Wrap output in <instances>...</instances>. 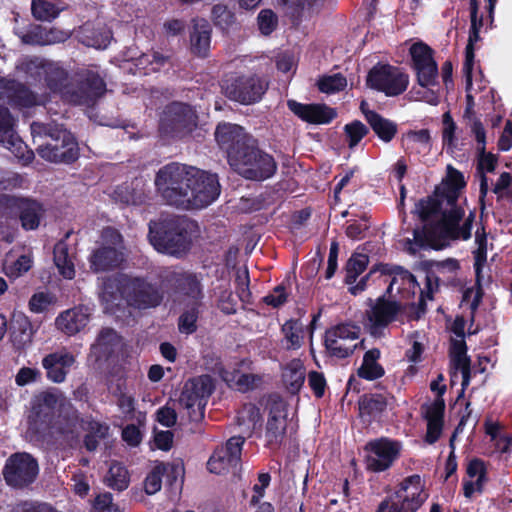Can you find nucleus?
<instances>
[{
	"label": "nucleus",
	"mask_w": 512,
	"mask_h": 512,
	"mask_svg": "<svg viewBox=\"0 0 512 512\" xmlns=\"http://www.w3.org/2000/svg\"><path fill=\"white\" fill-rule=\"evenodd\" d=\"M347 86V79L341 73L323 76L318 81V89L326 94L342 91Z\"/></svg>",
	"instance_id": "nucleus-54"
},
{
	"label": "nucleus",
	"mask_w": 512,
	"mask_h": 512,
	"mask_svg": "<svg viewBox=\"0 0 512 512\" xmlns=\"http://www.w3.org/2000/svg\"><path fill=\"white\" fill-rule=\"evenodd\" d=\"M369 263V257L362 253H353L345 265V283L352 285L362 274Z\"/></svg>",
	"instance_id": "nucleus-45"
},
{
	"label": "nucleus",
	"mask_w": 512,
	"mask_h": 512,
	"mask_svg": "<svg viewBox=\"0 0 512 512\" xmlns=\"http://www.w3.org/2000/svg\"><path fill=\"white\" fill-rule=\"evenodd\" d=\"M199 310L197 307H191L185 310L178 318V330L182 334L191 335L197 331V321Z\"/></svg>",
	"instance_id": "nucleus-56"
},
{
	"label": "nucleus",
	"mask_w": 512,
	"mask_h": 512,
	"mask_svg": "<svg viewBox=\"0 0 512 512\" xmlns=\"http://www.w3.org/2000/svg\"><path fill=\"white\" fill-rule=\"evenodd\" d=\"M447 209L441 210V224L447 232L455 231L456 226L460 224L465 216V210L455 201L453 204L446 202Z\"/></svg>",
	"instance_id": "nucleus-47"
},
{
	"label": "nucleus",
	"mask_w": 512,
	"mask_h": 512,
	"mask_svg": "<svg viewBox=\"0 0 512 512\" xmlns=\"http://www.w3.org/2000/svg\"><path fill=\"white\" fill-rule=\"evenodd\" d=\"M33 142L44 139L36 147L37 154L51 163L72 164L80 156L79 144L76 137L62 125L33 122L31 124Z\"/></svg>",
	"instance_id": "nucleus-4"
},
{
	"label": "nucleus",
	"mask_w": 512,
	"mask_h": 512,
	"mask_svg": "<svg viewBox=\"0 0 512 512\" xmlns=\"http://www.w3.org/2000/svg\"><path fill=\"white\" fill-rule=\"evenodd\" d=\"M324 346L329 356L338 359L348 358L354 353L355 349L357 348V345H354L352 347L345 346L340 343V340L327 337H324Z\"/></svg>",
	"instance_id": "nucleus-58"
},
{
	"label": "nucleus",
	"mask_w": 512,
	"mask_h": 512,
	"mask_svg": "<svg viewBox=\"0 0 512 512\" xmlns=\"http://www.w3.org/2000/svg\"><path fill=\"white\" fill-rule=\"evenodd\" d=\"M118 343V334L113 328H102L96 338V341L91 346L93 353L98 357L107 356Z\"/></svg>",
	"instance_id": "nucleus-42"
},
{
	"label": "nucleus",
	"mask_w": 512,
	"mask_h": 512,
	"mask_svg": "<svg viewBox=\"0 0 512 512\" xmlns=\"http://www.w3.org/2000/svg\"><path fill=\"white\" fill-rule=\"evenodd\" d=\"M219 147L227 153L229 164L244 179L262 182L277 172V162L259 147L258 140L237 124H219L215 131Z\"/></svg>",
	"instance_id": "nucleus-2"
},
{
	"label": "nucleus",
	"mask_w": 512,
	"mask_h": 512,
	"mask_svg": "<svg viewBox=\"0 0 512 512\" xmlns=\"http://www.w3.org/2000/svg\"><path fill=\"white\" fill-rule=\"evenodd\" d=\"M168 60V57L162 55L159 52L153 51L151 53L142 54L138 58V66H142L144 69L156 72L163 67Z\"/></svg>",
	"instance_id": "nucleus-60"
},
{
	"label": "nucleus",
	"mask_w": 512,
	"mask_h": 512,
	"mask_svg": "<svg viewBox=\"0 0 512 512\" xmlns=\"http://www.w3.org/2000/svg\"><path fill=\"white\" fill-rule=\"evenodd\" d=\"M38 474V461L28 452L11 454L2 469L5 483L14 489L29 487L36 481Z\"/></svg>",
	"instance_id": "nucleus-9"
},
{
	"label": "nucleus",
	"mask_w": 512,
	"mask_h": 512,
	"mask_svg": "<svg viewBox=\"0 0 512 512\" xmlns=\"http://www.w3.org/2000/svg\"><path fill=\"white\" fill-rule=\"evenodd\" d=\"M380 278L384 283L389 282L386 289V294L391 295L394 286L397 285V293H402L405 290H412L414 292L416 287H420L416 277L407 269L399 265L392 264H378Z\"/></svg>",
	"instance_id": "nucleus-19"
},
{
	"label": "nucleus",
	"mask_w": 512,
	"mask_h": 512,
	"mask_svg": "<svg viewBox=\"0 0 512 512\" xmlns=\"http://www.w3.org/2000/svg\"><path fill=\"white\" fill-rule=\"evenodd\" d=\"M211 19L215 27L223 32H228L236 23L235 13L224 4H216L212 7Z\"/></svg>",
	"instance_id": "nucleus-46"
},
{
	"label": "nucleus",
	"mask_w": 512,
	"mask_h": 512,
	"mask_svg": "<svg viewBox=\"0 0 512 512\" xmlns=\"http://www.w3.org/2000/svg\"><path fill=\"white\" fill-rule=\"evenodd\" d=\"M287 420L267 419L265 426V447L272 451L280 449L286 436Z\"/></svg>",
	"instance_id": "nucleus-35"
},
{
	"label": "nucleus",
	"mask_w": 512,
	"mask_h": 512,
	"mask_svg": "<svg viewBox=\"0 0 512 512\" xmlns=\"http://www.w3.org/2000/svg\"><path fill=\"white\" fill-rule=\"evenodd\" d=\"M31 11L36 20L50 22L58 17L61 10L51 1L32 0Z\"/></svg>",
	"instance_id": "nucleus-49"
},
{
	"label": "nucleus",
	"mask_w": 512,
	"mask_h": 512,
	"mask_svg": "<svg viewBox=\"0 0 512 512\" xmlns=\"http://www.w3.org/2000/svg\"><path fill=\"white\" fill-rule=\"evenodd\" d=\"M82 424L83 418L80 417L79 411L65 398L62 399L49 431H53L67 440H75L79 437Z\"/></svg>",
	"instance_id": "nucleus-16"
},
{
	"label": "nucleus",
	"mask_w": 512,
	"mask_h": 512,
	"mask_svg": "<svg viewBox=\"0 0 512 512\" xmlns=\"http://www.w3.org/2000/svg\"><path fill=\"white\" fill-rule=\"evenodd\" d=\"M413 144H419L423 150L429 151L431 148V135L428 129L409 130L402 135L401 145L406 153L413 152Z\"/></svg>",
	"instance_id": "nucleus-44"
},
{
	"label": "nucleus",
	"mask_w": 512,
	"mask_h": 512,
	"mask_svg": "<svg viewBox=\"0 0 512 512\" xmlns=\"http://www.w3.org/2000/svg\"><path fill=\"white\" fill-rule=\"evenodd\" d=\"M259 404L267 412V419L279 418L287 420L288 404L277 392H272L261 397Z\"/></svg>",
	"instance_id": "nucleus-39"
},
{
	"label": "nucleus",
	"mask_w": 512,
	"mask_h": 512,
	"mask_svg": "<svg viewBox=\"0 0 512 512\" xmlns=\"http://www.w3.org/2000/svg\"><path fill=\"white\" fill-rule=\"evenodd\" d=\"M466 185L463 173L449 164L446 167V175L442 179L441 186L435 189V195L445 199V202L453 204L455 201H459L461 191Z\"/></svg>",
	"instance_id": "nucleus-26"
},
{
	"label": "nucleus",
	"mask_w": 512,
	"mask_h": 512,
	"mask_svg": "<svg viewBox=\"0 0 512 512\" xmlns=\"http://www.w3.org/2000/svg\"><path fill=\"white\" fill-rule=\"evenodd\" d=\"M20 196L9 194H0V217L6 219H15L16 209L20 201Z\"/></svg>",
	"instance_id": "nucleus-63"
},
{
	"label": "nucleus",
	"mask_w": 512,
	"mask_h": 512,
	"mask_svg": "<svg viewBox=\"0 0 512 512\" xmlns=\"http://www.w3.org/2000/svg\"><path fill=\"white\" fill-rule=\"evenodd\" d=\"M85 38L84 43L87 46L94 47L97 49H105L112 38V34L105 28L91 29L84 28Z\"/></svg>",
	"instance_id": "nucleus-52"
},
{
	"label": "nucleus",
	"mask_w": 512,
	"mask_h": 512,
	"mask_svg": "<svg viewBox=\"0 0 512 512\" xmlns=\"http://www.w3.org/2000/svg\"><path fill=\"white\" fill-rule=\"evenodd\" d=\"M245 443V438L242 436H233L229 438L225 445L221 446L224 449V453L230 456V461L234 464H240L242 448Z\"/></svg>",
	"instance_id": "nucleus-64"
},
{
	"label": "nucleus",
	"mask_w": 512,
	"mask_h": 512,
	"mask_svg": "<svg viewBox=\"0 0 512 512\" xmlns=\"http://www.w3.org/2000/svg\"><path fill=\"white\" fill-rule=\"evenodd\" d=\"M106 82L98 72L86 70L78 73L65 93V102L72 105L92 107L105 95Z\"/></svg>",
	"instance_id": "nucleus-6"
},
{
	"label": "nucleus",
	"mask_w": 512,
	"mask_h": 512,
	"mask_svg": "<svg viewBox=\"0 0 512 512\" xmlns=\"http://www.w3.org/2000/svg\"><path fill=\"white\" fill-rule=\"evenodd\" d=\"M381 352L378 348H372L365 352L361 366L357 370V375L364 380L374 381L384 376L385 369L378 362Z\"/></svg>",
	"instance_id": "nucleus-33"
},
{
	"label": "nucleus",
	"mask_w": 512,
	"mask_h": 512,
	"mask_svg": "<svg viewBox=\"0 0 512 512\" xmlns=\"http://www.w3.org/2000/svg\"><path fill=\"white\" fill-rule=\"evenodd\" d=\"M257 24L261 34L269 36L278 26V17L272 9H262L257 16Z\"/></svg>",
	"instance_id": "nucleus-57"
},
{
	"label": "nucleus",
	"mask_w": 512,
	"mask_h": 512,
	"mask_svg": "<svg viewBox=\"0 0 512 512\" xmlns=\"http://www.w3.org/2000/svg\"><path fill=\"white\" fill-rule=\"evenodd\" d=\"M214 388L213 380L209 375H201L185 383L179 403L187 409L190 421L199 422L204 418L207 400Z\"/></svg>",
	"instance_id": "nucleus-10"
},
{
	"label": "nucleus",
	"mask_w": 512,
	"mask_h": 512,
	"mask_svg": "<svg viewBox=\"0 0 512 512\" xmlns=\"http://www.w3.org/2000/svg\"><path fill=\"white\" fill-rule=\"evenodd\" d=\"M439 288V277L433 271H427L425 275V286L420 290L419 306H426V299L432 300L434 293Z\"/></svg>",
	"instance_id": "nucleus-61"
},
{
	"label": "nucleus",
	"mask_w": 512,
	"mask_h": 512,
	"mask_svg": "<svg viewBox=\"0 0 512 512\" xmlns=\"http://www.w3.org/2000/svg\"><path fill=\"white\" fill-rule=\"evenodd\" d=\"M476 250L473 251L474 271L476 282L480 285L482 270L487 261V235L484 226L478 227L475 232Z\"/></svg>",
	"instance_id": "nucleus-40"
},
{
	"label": "nucleus",
	"mask_w": 512,
	"mask_h": 512,
	"mask_svg": "<svg viewBox=\"0 0 512 512\" xmlns=\"http://www.w3.org/2000/svg\"><path fill=\"white\" fill-rule=\"evenodd\" d=\"M238 423L242 424L247 421L252 424V427L255 428L257 425H261L263 421V417L260 411V408L253 403H246L243 405L242 410L238 414Z\"/></svg>",
	"instance_id": "nucleus-59"
},
{
	"label": "nucleus",
	"mask_w": 512,
	"mask_h": 512,
	"mask_svg": "<svg viewBox=\"0 0 512 512\" xmlns=\"http://www.w3.org/2000/svg\"><path fill=\"white\" fill-rule=\"evenodd\" d=\"M282 333L285 336V339L289 343L287 345V349H299L302 345V336L303 333V325L298 319H289L287 320L281 328Z\"/></svg>",
	"instance_id": "nucleus-48"
},
{
	"label": "nucleus",
	"mask_w": 512,
	"mask_h": 512,
	"mask_svg": "<svg viewBox=\"0 0 512 512\" xmlns=\"http://www.w3.org/2000/svg\"><path fill=\"white\" fill-rule=\"evenodd\" d=\"M225 452L222 447H218L214 450L207 462V468L211 473L221 474L224 471H228L230 468H236L239 464H234L230 461V456Z\"/></svg>",
	"instance_id": "nucleus-50"
},
{
	"label": "nucleus",
	"mask_w": 512,
	"mask_h": 512,
	"mask_svg": "<svg viewBox=\"0 0 512 512\" xmlns=\"http://www.w3.org/2000/svg\"><path fill=\"white\" fill-rule=\"evenodd\" d=\"M478 0H470V29L468 41L478 42L481 40L480 31L484 26V17L479 16Z\"/></svg>",
	"instance_id": "nucleus-55"
},
{
	"label": "nucleus",
	"mask_w": 512,
	"mask_h": 512,
	"mask_svg": "<svg viewBox=\"0 0 512 512\" xmlns=\"http://www.w3.org/2000/svg\"><path fill=\"white\" fill-rule=\"evenodd\" d=\"M415 243L420 248H431L433 250H442L450 239V233L447 232L440 221L425 223L422 228H416L413 231Z\"/></svg>",
	"instance_id": "nucleus-23"
},
{
	"label": "nucleus",
	"mask_w": 512,
	"mask_h": 512,
	"mask_svg": "<svg viewBox=\"0 0 512 512\" xmlns=\"http://www.w3.org/2000/svg\"><path fill=\"white\" fill-rule=\"evenodd\" d=\"M75 361V356L71 352L62 349L47 354L42 359V366L46 371L48 380L54 383H62L65 381Z\"/></svg>",
	"instance_id": "nucleus-20"
},
{
	"label": "nucleus",
	"mask_w": 512,
	"mask_h": 512,
	"mask_svg": "<svg viewBox=\"0 0 512 512\" xmlns=\"http://www.w3.org/2000/svg\"><path fill=\"white\" fill-rule=\"evenodd\" d=\"M440 196H436L435 193L426 198L420 199L416 205L414 212L418 214L419 219L426 223L432 217H435L441 213L443 202Z\"/></svg>",
	"instance_id": "nucleus-41"
},
{
	"label": "nucleus",
	"mask_w": 512,
	"mask_h": 512,
	"mask_svg": "<svg viewBox=\"0 0 512 512\" xmlns=\"http://www.w3.org/2000/svg\"><path fill=\"white\" fill-rule=\"evenodd\" d=\"M62 399L61 394L44 391L36 395L32 401L29 424L38 433H46L51 428L57 415Z\"/></svg>",
	"instance_id": "nucleus-15"
},
{
	"label": "nucleus",
	"mask_w": 512,
	"mask_h": 512,
	"mask_svg": "<svg viewBox=\"0 0 512 512\" xmlns=\"http://www.w3.org/2000/svg\"><path fill=\"white\" fill-rule=\"evenodd\" d=\"M386 292L379 296L375 301L371 298L369 301V309L364 313V327L374 338L384 336L385 329L394 321L402 312V304L396 300H390Z\"/></svg>",
	"instance_id": "nucleus-8"
},
{
	"label": "nucleus",
	"mask_w": 512,
	"mask_h": 512,
	"mask_svg": "<svg viewBox=\"0 0 512 512\" xmlns=\"http://www.w3.org/2000/svg\"><path fill=\"white\" fill-rule=\"evenodd\" d=\"M451 364L455 370H460L462 374V390L459 395L464 394V390L468 387L471 379V360L468 356L451 358Z\"/></svg>",
	"instance_id": "nucleus-62"
},
{
	"label": "nucleus",
	"mask_w": 512,
	"mask_h": 512,
	"mask_svg": "<svg viewBox=\"0 0 512 512\" xmlns=\"http://www.w3.org/2000/svg\"><path fill=\"white\" fill-rule=\"evenodd\" d=\"M360 327L352 323H341L326 330L325 336L327 338H334L337 340H356L359 338Z\"/></svg>",
	"instance_id": "nucleus-51"
},
{
	"label": "nucleus",
	"mask_w": 512,
	"mask_h": 512,
	"mask_svg": "<svg viewBox=\"0 0 512 512\" xmlns=\"http://www.w3.org/2000/svg\"><path fill=\"white\" fill-rule=\"evenodd\" d=\"M212 38V26L205 18H193L189 28L190 51L200 58L209 56Z\"/></svg>",
	"instance_id": "nucleus-21"
},
{
	"label": "nucleus",
	"mask_w": 512,
	"mask_h": 512,
	"mask_svg": "<svg viewBox=\"0 0 512 512\" xmlns=\"http://www.w3.org/2000/svg\"><path fill=\"white\" fill-rule=\"evenodd\" d=\"M104 483L112 490L122 492L129 487L130 473L127 467L118 461H112L104 478Z\"/></svg>",
	"instance_id": "nucleus-36"
},
{
	"label": "nucleus",
	"mask_w": 512,
	"mask_h": 512,
	"mask_svg": "<svg viewBox=\"0 0 512 512\" xmlns=\"http://www.w3.org/2000/svg\"><path fill=\"white\" fill-rule=\"evenodd\" d=\"M172 283L176 293L187 296L192 299L202 297V288L200 281L192 273H172Z\"/></svg>",
	"instance_id": "nucleus-34"
},
{
	"label": "nucleus",
	"mask_w": 512,
	"mask_h": 512,
	"mask_svg": "<svg viewBox=\"0 0 512 512\" xmlns=\"http://www.w3.org/2000/svg\"><path fill=\"white\" fill-rule=\"evenodd\" d=\"M155 186L167 204L183 209L205 208L221 192L217 174L175 162L159 169Z\"/></svg>",
	"instance_id": "nucleus-1"
},
{
	"label": "nucleus",
	"mask_w": 512,
	"mask_h": 512,
	"mask_svg": "<svg viewBox=\"0 0 512 512\" xmlns=\"http://www.w3.org/2000/svg\"><path fill=\"white\" fill-rule=\"evenodd\" d=\"M287 107L301 121L312 125L330 124L337 117L336 109L325 103L305 104L289 99Z\"/></svg>",
	"instance_id": "nucleus-17"
},
{
	"label": "nucleus",
	"mask_w": 512,
	"mask_h": 512,
	"mask_svg": "<svg viewBox=\"0 0 512 512\" xmlns=\"http://www.w3.org/2000/svg\"><path fill=\"white\" fill-rule=\"evenodd\" d=\"M16 210L14 220L18 219L25 231L38 229L45 215L43 204L30 197H21Z\"/></svg>",
	"instance_id": "nucleus-24"
},
{
	"label": "nucleus",
	"mask_w": 512,
	"mask_h": 512,
	"mask_svg": "<svg viewBox=\"0 0 512 512\" xmlns=\"http://www.w3.org/2000/svg\"><path fill=\"white\" fill-rule=\"evenodd\" d=\"M268 88V84L257 75H240L226 81V96L235 102L249 105L259 102Z\"/></svg>",
	"instance_id": "nucleus-14"
},
{
	"label": "nucleus",
	"mask_w": 512,
	"mask_h": 512,
	"mask_svg": "<svg viewBox=\"0 0 512 512\" xmlns=\"http://www.w3.org/2000/svg\"><path fill=\"white\" fill-rule=\"evenodd\" d=\"M44 72V82L46 87L52 92L57 93L65 101V93L69 91L72 80L69 79L68 72L52 63L42 66Z\"/></svg>",
	"instance_id": "nucleus-30"
},
{
	"label": "nucleus",
	"mask_w": 512,
	"mask_h": 512,
	"mask_svg": "<svg viewBox=\"0 0 512 512\" xmlns=\"http://www.w3.org/2000/svg\"><path fill=\"white\" fill-rule=\"evenodd\" d=\"M196 120L197 116L189 104L171 102L160 117L159 131L164 136L182 139L194 130Z\"/></svg>",
	"instance_id": "nucleus-7"
},
{
	"label": "nucleus",
	"mask_w": 512,
	"mask_h": 512,
	"mask_svg": "<svg viewBox=\"0 0 512 512\" xmlns=\"http://www.w3.org/2000/svg\"><path fill=\"white\" fill-rule=\"evenodd\" d=\"M121 294L127 304L139 310L155 308L163 301L159 286L144 277H129L121 287Z\"/></svg>",
	"instance_id": "nucleus-12"
},
{
	"label": "nucleus",
	"mask_w": 512,
	"mask_h": 512,
	"mask_svg": "<svg viewBox=\"0 0 512 512\" xmlns=\"http://www.w3.org/2000/svg\"><path fill=\"white\" fill-rule=\"evenodd\" d=\"M402 445L399 441L388 437H380L368 441L364 450L366 469L374 473H380L392 467L400 457Z\"/></svg>",
	"instance_id": "nucleus-13"
},
{
	"label": "nucleus",
	"mask_w": 512,
	"mask_h": 512,
	"mask_svg": "<svg viewBox=\"0 0 512 512\" xmlns=\"http://www.w3.org/2000/svg\"><path fill=\"white\" fill-rule=\"evenodd\" d=\"M409 53L411 55L413 69L419 68L423 69L424 66H434L436 61L434 60L433 49L424 42H416L412 44L409 49ZM434 69V67H432Z\"/></svg>",
	"instance_id": "nucleus-43"
},
{
	"label": "nucleus",
	"mask_w": 512,
	"mask_h": 512,
	"mask_svg": "<svg viewBox=\"0 0 512 512\" xmlns=\"http://www.w3.org/2000/svg\"><path fill=\"white\" fill-rule=\"evenodd\" d=\"M368 124L376 136L384 143L391 142L398 132L397 123L383 117L380 113H370Z\"/></svg>",
	"instance_id": "nucleus-37"
},
{
	"label": "nucleus",
	"mask_w": 512,
	"mask_h": 512,
	"mask_svg": "<svg viewBox=\"0 0 512 512\" xmlns=\"http://www.w3.org/2000/svg\"><path fill=\"white\" fill-rule=\"evenodd\" d=\"M421 476L413 474L399 484V488L386 496L375 512H417L427 499L423 493Z\"/></svg>",
	"instance_id": "nucleus-5"
},
{
	"label": "nucleus",
	"mask_w": 512,
	"mask_h": 512,
	"mask_svg": "<svg viewBox=\"0 0 512 512\" xmlns=\"http://www.w3.org/2000/svg\"><path fill=\"white\" fill-rule=\"evenodd\" d=\"M123 260V253L120 250L105 245L94 250L89 257L90 268L95 273L112 271L118 268Z\"/></svg>",
	"instance_id": "nucleus-27"
},
{
	"label": "nucleus",
	"mask_w": 512,
	"mask_h": 512,
	"mask_svg": "<svg viewBox=\"0 0 512 512\" xmlns=\"http://www.w3.org/2000/svg\"><path fill=\"white\" fill-rule=\"evenodd\" d=\"M184 473L183 466L178 464L170 465L169 471L165 464L160 463L156 465L146 476L144 480V490L148 495H153L161 490L162 487V477L164 474H167V480L169 485H172L177 481V478L180 474Z\"/></svg>",
	"instance_id": "nucleus-28"
},
{
	"label": "nucleus",
	"mask_w": 512,
	"mask_h": 512,
	"mask_svg": "<svg viewBox=\"0 0 512 512\" xmlns=\"http://www.w3.org/2000/svg\"><path fill=\"white\" fill-rule=\"evenodd\" d=\"M344 132L347 138L349 148H354L360 141L367 136L369 128L359 120H354L344 126Z\"/></svg>",
	"instance_id": "nucleus-53"
},
{
	"label": "nucleus",
	"mask_w": 512,
	"mask_h": 512,
	"mask_svg": "<svg viewBox=\"0 0 512 512\" xmlns=\"http://www.w3.org/2000/svg\"><path fill=\"white\" fill-rule=\"evenodd\" d=\"M10 336L13 346L23 350L32 342L33 329L27 316L23 313H14L9 324Z\"/></svg>",
	"instance_id": "nucleus-29"
},
{
	"label": "nucleus",
	"mask_w": 512,
	"mask_h": 512,
	"mask_svg": "<svg viewBox=\"0 0 512 512\" xmlns=\"http://www.w3.org/2000/svg\"><path fill=\"white\" fill-rule=\"evenodd\" d=\"M305 381V367L303 362L294 358L288 362L282 371V382L288 391L292 395H297Z\"/></svg>",
	"instance_id": "nucleus-31"
},
{
	"label": "nucleus",
	"mask_w": 512,
	"mask_h": 512,
	"mask_svg": "<svg viewBox=\"0 0 512 512\" xmlns=\"http://www.w3.org/2000/svg\"><path fill=\"white\" fill-rule=\"evenodd\" d=\"M367 85L388 97L401 95L409 85V75L400 67L377 63L368 72Z\"/></svg>",
	"instance_id": "nucleus-11"
},
{
	"label": "nucleus",
	"mask_w": 512,
	"mask_h": 512,
	"mask_svg": "<svg viewBox=\"0 0 512 512\" xmlns=\"http://www.w3.org/2000/svg\"><path fill=\"white\" fill-rule=\"evenodd\" d=\"M148 238L160 253L181 257L192 247L193 238L199 232L198 223L187 216L162 214L148 224Z\"/></svg>",
	"instance_id": "nucleus-3"
},
{
	"label": "nucleus",
	"mask_w": 512,
	"mask_h": 512,
	"mask_svg": "<svg viewBox=\"0 0 512 512\" xmlns=\"http://www.w3.org/2000/svg\"><path fill=\"white\" fill-rule=\"evenodd\" d=\"M389 405L388 397L381 393H365L358 400L359 416L369 424L379 422Z\"/></svg>",
	"instance_id": "nucleus-25"
},
{
	"label": "nucleus",
	"mask_w": 512,
	"mask_h": 512,
	"mask_svg": "<svg viewBox=\"0 0 512 512\" xmlns=\"http://www.w3.org/2000/svg\"><path fill=\"white\" fill-rule=\"evenodd\" d=\"M53 256L54 263L59 273L66 279H73L75 277V267L65 241L60 240L55 244Z\"/></svg>",
	"instance_id": "nucleus-38"
},
{
	"label": "nucleus",
	"mask_w": 512,
	"mask_h": 512,
	"mask_svg": "<svg viewBox=\"0 0 512 512\" xmlns=\"http://www.w3.org/2000/svg\"><path fill=\"white\" fill-rule=\"evenodd\" d=\"M81 429L87 431L83 443L89 452L95 451L99 446V441L105 439L109 433V426L106 423L94 420L92 417L83 418Z\"/></svg>",
	"instance_id": "nucleus-32"
},
{
	"label": "nucleus",
	"mask_w": 512,
	"mask_h": 512,
	"mask_svg": "<svg viewBox=\"0 0 512 512\" xmlns=\"http://www.w3.org/2000/svg\"><path fill=\"white\" fill-rule=\"evenodd\" d=\"M0 89L12 108L29 109L42 104L37 93L15 79H0Z\"/></svg>",
	"instance_id": "nucleus-18"
},
{
	"label": "nucleus",
	"mask_w": 512,
	"mask_h": 512,
	"mask_svg": "<svg viewBox=\"0 0 512 512\" xmlns=\"http://www.w3.org/2000/svg\"><path fill=\"white\" fill-rule=\"evenodd\" d=\"M91 316L90 308L86 305H77L61 312L56 320V327L68 336L81 332L89 323Z\"/></svg>",
	"instance_id": "nucleus-22"
}]
</instances>
